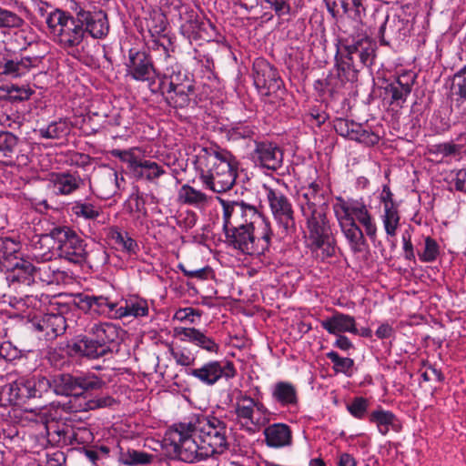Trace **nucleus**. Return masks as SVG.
<instances>
[{
  "mask_svg": "<svg viewBox=\"0 0 466 466\" xmlns=\"http://www.w3.org/2000/svg\"><path fill=\"white\" fill-rule=\"evenodd\" d=\"M46 24L65 48L77 46L88 35L104 38L109 32L107 15L102 10L79 8L75 15H70L56 9L48 15Z\"/></svg>",
  "mask_w": 466,
  "mask_h": 466,
  "instance_id": "f257e3e1",
  "label": "nucleus"
},
{
  "mask_svg": "<svg viewBox=\"0 0 466 466\" xmlns=\"http://www.w3.org/2000/svg\"><path fill=\"white\" fill-rule=\"evenodd\" d=\"M198 163L202 182L214 192H225L234 186L237 161L229 151L218 147H203Z\"/></svg>",
  "mask_w": 466,
  "mask_h": 466,
  "instance_id": "f03ea898",
  "label": "nucleus"
},
{
  "mask_svg": "<svg viewBox=\"0 0 466 466\" xmlns=\"http://www.w3.org/2000/svg\"><path fill=\"white\" fill-rule=\"evenodd\" d=\"M340 208L341 211L337 210L336 214L341 231L349 241L352 251L354 253H363L365 251L364 236L361 229L355 223L354 218H357L365 228L366 234L369 237L375 236L376 226L363 203L357 200H349L343 202Z\"/></svg>",
  "mask_w": 466,
  "mask_h": 466,
  "instance_id": "7ed1b4c3",
  "label": "nucleus"
},
{
  "mask_svg": "<svg viewBox=\"0 0 466 466\" xmlns=\"http://www.w3.org/2000/svg\"><path fill=\"white\" fill-rule=\"evenodd\" d=\"M261 228V233L256 235L257 226H244L238 228H224L227 242L244 254L258 258L269 251L272 229L269 223L258 225Z\"/></svg>",
  "mask_w": 466,
  "mask_h": 466,
  "instance_id": "20e7f679",
  "label": "nucleus"
},
{
  "mask_svg": "<svg viewBox=\"0 0 466 466\" xmlns=\"http://www.w3.org/2000/svg\"><path fill=\"white\" fill-rule=\"evenodd\" d=\"M166 443L169 444L174 457L194 463L209 458L203 451V445L195 434L192 422L175 424L167 433Z\"/></svg>",
  "mask_w": 466,
  "mask_h": 466,
  "instance_id": "39448f33",
  "label": "nucleus"
},
{
  "mask_svg": "<svg viewBox=\"0 0 466 466\" xmlns=\"http://www.w3.org/2000/svg\"><path fill=\"white\" fill-rule=\"evenodd\" d=\"M192 425L206 455L221 454L228 448V426L223 420L210 415L200 416Z\"/></svg>",
  "mask_w": 466,
  "mask_h": 466,
  "instance_id": "423d86ee",
  "label": "nucleus"
},
{
  "mask_svg": "<svg viewBox=\"0 0 466 466\" xmlns=\"http://www.w3.org/2000/svg\"><path fill=\"white\" fill-rule=\"evenodd\" d=\"M223 208V228H238L244 226H258L269 223L253 205L241 200H228L218 198Z\"/></svg>",
  "mask_w": 466,
  "mask_h": 466,
  "instance_id": "0eeeda50",
  "label": "nucleus"
},
{
  "mask_svg": "<svg viewBox=\"0 0 466 466\" xmlns=\"http://www.w3.org/2000/svg\"><path fill=\"white\" fill-rule=\"evenodd\" d=\"M53 390V380L44 376L20 378L7 386L9 401L25 403L27 400L42 398Z\"/></svg>",
  "mask_w": 466,
  "mask_h": 466,
  "instance_id": "6e6552de",
  "label": "nucleus"
},
{
  "mask_svg": "<svg viewBox=\"0 0 466 466\" xmlns=\"http://www.w3.org/2000/svg\"><path fill=\"white\" fill-rule=\"evenodd\" d=\"M376 44L368 36H363L350 42L342 41L337 53L339 57L347 59V63L354 67L355 71H360L365 66L372 65L375 57Z\"/></svg>",
  "mask_w": 466,
  "mask_h": 466,
  "instance_id": "1a4fd4ad",
  "label": "nucleus"
},
{
  "mask_svg": "<svg viewBox=\"0 0 466 466\" xmlns=\"http://www.w3.org/2000/svg\"><path fill=\"white\" fill-rule=\"evenodd\" d=\"M265 189L270 211L281 228V234L291 235L296 230V224L289 199L279 188L265 187Z\"/></svg>",
  "mask_w": 466,
  "mask_h": 466,
  "instance_id": "9d476101",
  "label": "nucleus"
},
{
  "mask_svg": "<svg viewBox=\"0 0 466 466\" xmlns=\"http://www.w3.org/2000/svg\"><path fill=\"white\" fill-rule=\"evenodd\" d=\"M195 86L193 81L186 75L180 73L172 75L167 83L165 94L167 103L174 108H184L190 103V95L193 94Z\"/></svg>",
  "mask_w": 466,
  "mask_h": 466,
  "instance_id": "9b49d317",
  "label": "nucleus"
},
{
  "mask_svg": "<svg viewBox=\"0 0 466 466\" xmlns=\"http://www.w3.org/2000/svg\"><path fill=\"white\" fill-rule=\"evenodd\" d=\"M186 373L196 378L203 384L212 386L223 377L226 379L235 377L236 370L231 361L213 360L205 363L200 368L187 370Z\"/></svg>",
  "mask_w": 466,
  "mask_h": 466,
  "instance_id": "f8f14e48",
  "label": "nucleus"
},
{
  "mask_svg": "<svg viewBox=\"0 0 466 466\" xmlns=\"http://www.w3.org/2000/svg\"><path fill=\"white\" fill-rule=\"evenodd\" d=\"M124 181L115 169L105 167L94 175L90 187L100 198L108 199L116 194Z\"/></svg>",
  "mask_w": 466,
  "mask_h": 466,
  "instance_id": "ddd939ff",
  "label": "nucleus"
},
{
  "mask_svg": "<svg viewBox=\"0 0 466 466\" xmlns=\"http://www.w3.org/2000/svg\"><path fill=\"white\" fill-rule=\"evenodd\" d=\"M253 77L257 88L266 90V95L277 92L282 86L277 69L263 58L253 63Z\"/></svg>",
  "mask_w": 466,
  "mask_h": 466,
  "instance_id": "4468645a",
  "label": "nucleus"
},
{
  "mask_svg": "<svg viewBox=\"0 0 466 466\" xmlns=\"http://www.w3.org/2000/svg\"><path fill=\"white\" fill-rule=\"evenodd\" d=\"M309 208H303V215L307 218V228L309 238L313 241L331 238L332 231L326 217L325 208L319 207L318 209L309 211Z\"/></svg>",
  "mask_w": 466,
  "mask_h": 466,
  "instance_id": "2eb2a0df",
  "label": "nucleus"
},
{
  "mask_svg": "<svg viewBox=\"0 0 466 466\" xmlns=\"http://www.w3.org/2000/svg\"><path fill=\"white\" fill-rule=\"evenodd\" d=\"M253 162L263 168L277 170L283 163V152L271 142H258L251 154Z\"/></svg>",
  "mask_w": 466,
  "mask_h": 466,
  "instance_id": "dca6fc26",
  "label": "nucleus"
},
{
  "mask_svg": "<svg viewBox=\"0 0 466 466\" xmlns=\"http://www.w3.org/2000/svg\"><path fill=\"white\" fill-rule=\"evenodd\" d=\"M126 66L127 76L137 81H148L155 76L153 62L146 52L131 49Z\"/></svg>",
  "mask_w": 466,
  "mask_h": 466,
  "instance_id": "f3484780",
  "label": "nucleus"
},
{
  "mask_svg": "<svg viewBox=\"0 0 466 466\" xmlns=\"http://www.w3.org/2000/svg\"><path fill=\"white\" fill-rule=\"evenodd\" d=\"M38 62L37 57L24 56L18 59L9 56L0 57V76L20 77L29 72Z\"/></svg>",
  "mask_w": 466,
  "mask_h": 466,
  "instance_id": "a211bd4d",
  "label": "nucleus"
},
{
  "mask_svg": "<svg viewBox=\"0 0 466 466\" xmlns=\"http://www.w3.org/2000/svg\"><path fill=\"white\" fill-rule=\"evenodd\" d=\"M119 328L112 323L95 324L89 332L95 343L103 350L105 355L111 352V344L119 339Z\"/></svg>",
  "mask_w": 466,
  "mask_h": 466,
  "instance_id": "6ab92c4d",
  "label": "nucleus"
},
{
  "mask_svg": "<svg viewBox=\"0 0 466 466\" xmlns=\"http://www.w3.org/2000/svg\"><path fill=\"white\" fill-rule=\"evenodd\" d=\"M73 303L81 310L94 311L95 313L103 314L106 312V309L109 311L115 309L116 304L110 303L106 298L99 296H89L84 293L73 294Z\"/></svg>",
  "mask_w": 466,
  "mask_h": 466,
  "instance_id": "aec40b11",
  "label": "nucleus"
},
{
  "mask_svg": "<svg viewBox=\"0 0 466 466\" xmlns=\"http://www.w3.org/2000/svg\"><path fill=\"white\" fill-rule=\"evenodd\" d=\"M414 82L415 75L406 73L400 75L395 81L389 84L385 90L390 94L391 104L400 106L410 94Z\"/></svg>",
  "mask_w": 466,
  "mask_h": 466,
  "instance_id": "412c9836",
  "label": "nucleus"
},
{
  "mask_svg": "<svg viewBox=\"0 0 466 466\" xmlns=\"http://www.w3.org/2000/svg\"><path fill=\"white\" fill-rule=\"evenodd\" d=\"M68 353L74 357H86L91 360L105 356L103 350L95 343L90 336H79L67 345Z\"/></svg>",
  "mask_w": 466,
  "mask_h": 466,
  "instance_id": "4be33fe9",
  "label": "nucleus"
},
{
  "mask_svg": "<svg viewBox=\"0 0 466 466\" xmlns=\"http://www.w3.org/2000/svg\"><path fill=\"white\" fill-rule=\"evenodd\" d=\"M321 327L329 334L338 335L343 332L358 333L355 319L352 316L335 312L331 317L320 322Z\"/></svg>",
  "mask_w": 466,
  "mask_h": 466,
  "instance_id": "5701e85b",
  "label": "nucleus"
},
{
  "mask_svg": "<svg viewBox=\"0 0 466 466\" xmlns=\"http://www.w3.org/2000/svg\"><path fill=\"white\" fill-rule=\"evenodd\" d=\"M265 441L268 447L281 448L292 442L290 428L284 423H274L264 429Z\"/></svg>",
  "mask_w": 466,
  "mask_h": 466,
  "instance_id": "b1692460",
  "label": "nucleus"
},
{
  "mask_svg": "<svg viewBox=\"0 0 466 466\" xmlns=\"http://www.w3.org/2000/svg\"><path fill=\"white\" fill-rule=\"evenodd\" d=\"M335 60L337 76L329 75L326 78V84L328 86H330L331 88H338L342 86L346 82H354L357 80L358 73L360 71H355L354 67L347 63V59L339 57V55L337 53Z\"/></svg>",
  "mask_w": 466,
  "mask_h": 466,
  "instance_id": "393cba45",
  "label": "nucleus"
},
{
  "mask_svg": "<svg viewBox=\"0 0 466 466\" xmlns=\"http://www.w3.org/2000/svg\"><path fill=\"white\" fill-rule=\"evenodd\" d=\"M35 326L37 330L45 331L47 339L64 334L67 327L66 318L60 313H46Z\"/></svg>",
  "mask_w": 466,
  "mask_h": 466,
  "instance_id": "a878e982",
  "label": "nucleus"
},
{
  "mask_svg": "<svg viewBox=\"0 0 466 466\" xmlns=\"http://www.w3.org/2000/svg\"><path fill=\"white\" fill-rule=\"evenodd\" d=\"M176 335L181 336V340L190 341L209 351L218 352L219 346L209 337L195 328H177Z\"/></svg>",
  "mask_w": 466,
  "mask_h": 466,
  "instance_id": "bb28decb",
  "label": "nucleus"
},
{
  "mask_svg": "<svg viewBox=\"0 0 466 466\" xmlns=\"http://www.w3.org/2000/svg\"><path fill=\"white\" fill-rule=\"evenodd\" d=\"M176 335L181 336V340L190 341L209 351L218 352L219 346L209 337L195 328H177Z\"/></svg>",
  "mask_w": 466,
  "mask_h": 466,
  "instance_id": "cd10ccee",
  "label": "nucleus"
},
{
  "mask_svg": "<svg viewBox=\"0 0 466 466\" xmlns=\"http://www.w3.org/2000/svg\"><path fill=\"white\" fill-rule=\"evenodd\" d=\"M52 182L62 195H69L84 185V180L78 175L68 172L53 174Z\"/></svg>",
  "mask_w": 466,
  "mask_h": 466,
  "instance_id": "c85d7f7f",
  "label": "nucleus"
},
{
  "mask_svg": "<svg viewBox=\"0 0 466 466\" xmlns=\"http://www.w3.org/2000/svg\"><path fill=\"white\" fill-rule=\"evenodd\" d=\"M77 376L63 373L53 379V391L56 395L79 397Z\"/></svg>",
  "mask_w": 466,
  "mask_h": 466,
  "instance_id": "c756f323",
  "label": "nucleus"
},
{
  "mask_svg": "<svg viewBox=\"0 0 466 466\" xmlns=\"http://www.w3.org/2000/svg\"><path fill=\"white\" fill-rule=\"evenodd\" d=\"M272 398L281 406L294 405L298 402L296 388L287 381H279L273 386Z\"/></svg>",
  "mask_w": 466,
  "mask_h": 466,
  "instance_id": "7c9ffc66",
  "label": "nucleus"
},
{
  "mask_svg": "<svg viewBox=\"0 0 466 466\" xmlns=\"http://www.w3.org/2000/svg\"><path fill=\"white\" fill-rule=\"evenodd\" d=\"M35 282L36 279L46 282V284L64 283L67 278V274L56 268H52L50 264H41V267H35Z\"/></svg>",
  "mask_w": 466,
  "mask_h": 466,
  "instance_id": "2f4dec72",
  "label": "nucleus"
},
{
  "mask_svg": "<svg viewBox=\"0 0 466 466\" xmlns=\"http://www.w3.org/2000/svg\"><path fill=\"white\" fill-rule=\"evenodd\" d=\"M12 267H6V279L10 282H22L30 284L35 282V266L34 264H11Z\"/></svg>",
  "mask_w": 466,
  "mask_h": 466,
  "instance_id": "473e14b6",
  "label": "nucleus"
},
{
  "mask_svg": "<svg viewBox=\"0 0 466 466\" xmlns=\"http://www.w3.org/2000/svg\"><path fill=\"white\" fill-rule=\"evenodd\" d=\"M132 172L137 178L145 177L148 181H152L165 174L166 171L161 166L154 161L138 159Z\"/></svg>",
  "mask_w": 466,
  "mask_h": 466,
  "instance_id": "72a5a7b5",
  "label": "nucleus"
},
{
  "mask_svg": "<svg viewBox=\"0 0 466 466\" xmlns=\"http://www.w3.org/2000/svg\"><path fill=\"white\" fill-rule=\"evenodd\" d=\"M148 313V305L146 299L138 297L130 298L124 307L116 309L119 318L127 316L143 317Z\"/></svg>",
  "mask_w": 466,
  "mask_h": 466,
  "instance_id": "f704fd0d",
  "label": "nucleus"
},
{
  "mask_svg": "<svg viewBox=\"0 0 466 466\" xmlns=\"http://www.w3.org/2000/svg\"><path fill=\"white\" fill-rule=\"evenodd\" d=\"M346 137L356 140L366 145H375L379 142L380 137L375 133L365 129L361 124L350 120L349 135Z\"/></svg>",
  "mask_w": 466,
  "mask_h": 466,
  "instance_id": "c9c22d12",
  "label": "nucleus"
},
{
  "mask_svg": "<svg viewBox=\"0 0 466 466\" xmlns=\"http://www.w3.org/2000/svg\"><path fill=\"white\" fill-rule=\"evenodd\" d=\"M396 416L389 410H378L370 415V421L375 423L379 431L382 435H386L390 427L395 428Z\"/></svg>",
  "mask_w": 466,
  "mask_h": 466,
  "instance_id": "e433bc0d",
  "label": "nucleus"
},
{
  "mask_svg": "<svg viewBox=\"0 0 466 466\" xmlns=\"http://www.w3.org/2000/svg\"><path fill=\"white\" fill-rule=\"evenodd\" d=\"M154 456L145 451L128 449L120 452L119 460L125 465H147L152 462Z\"/></svg>",
  "mask_w": 466,
  "mask_h": 466,
  "instance_id": "4c0bfd02",
  "label": "nucleus"
},
{
  "mask_svg": "<svg viewBox=\"0 0 466 466\" xmlns=\"http://www.w3.org/2000/svg\"><path fill=\"white\" fill-rule=\"evenodd\" d=\"M77 389L79 397L84 396L86 392L95 390H100L105 382L95 374L77 375Z\"/></svg>",
  "mask_w": 466,
  "mask_h": 466,
  "instance_id": "58836bf2",
  "label": "nucleus"
},
{
  "mask_svg": "<svg viewBox=\"0 0 466 466\" xmlns=\"http://www.w3.org/2000/svg\"><path fill=\"white\" fill-rule=\"evenodd\" d=\"M50 237L56 240L61 248H70L77 242L76 234L68 228H55L50 231Z\"/></svg>",
  "mask_w": 466,
  "mask_h": 466,
  "instance_id": "ea45409f",
  "label": "nucleus"
},
{
  "mask_svg": "<svg viewBox=\"0 0 466 466\" xmlns=\"http://www.w3.org/2000/svg\"><path fill=\"white\" fill-rule=\"evenodd\" d=\"M400 222V216L395 205H386L384 209L383 224L386 233L394 237Z\"/></svg>",
  "mask_w": 466,
  "mask_h": 466,
  "instance_id": "a19ab883",
  "label": "nucleus"
},
{
  "mask_svg": "<svg viewBox=\"0 0 466 466\" xmlns=\"http://www.w3.org/2000/svg\"><path fill=\"white\" fill-rule=\"evenodd\" d=\"M179 198L183 201V203L190 205L205 204L208 200V198L204 193L195 189L188 185H184L181 187L179 191Z\"/></svg>",
  "mask_w": 466,
  "mask_h": 466,
  "instance_id": "79ce46f5",
  "label": "nucleus"
},
{
  "mask_svg": "<svg viewBox=\"0 0 466 466\" xmlns=\"http://www.w3.org/2000/svg\"><path fill=\"white\" fill-rule=\"evenodd\" d=\"M451 94L466 101V65L457 71L451 78Z\"/></svg>",
  "mask_w": 466,
  "mask_h": 466,
  "instance_id": "37998d69",
  "label": "nucleus"
},
{
  "mask_svg": "<svg viewBox=\"0 0 466 466\" xmlns=\"http://www.w3.org/2000/svg\"><path fill=\"white\" fill-rule=\"evenodd\" d=\"M38 132L41 137L56 139L68 132V127L65 121L59 120L52 122L46 127L40 128Z\"/></svg>",
  "mask_w": 466,
  "mask_h": 466,
  "instance_id": "c03bdc74",
  "label": "nucleus"
},
{
  "mask_svg": "<svg viewBox=\"0 0 466 466\" xmlns=\"http://www.w3.org/2000/svg\"><path fill=\"white\" fill-rule=\"evenodd\" d=\"M177 268L184 273L185 276L190 279H196L198 280L215 279L214 270L209 266L199 268H193L187 267L186 264H177Z\"/></svg>",
  "mask_w": 466,
  "mask_h": 466,
  "instance_id": "a18cd8bd",
  "label": "nucleus"
},
{
  "mask_svg": "<svg viewBox=\"0 0 466 466\" xmlns=\"http://www.w3.org/2000/svg\"><path fill=\"white\" fill-rule=\"evenodd\" d=\"M111 238L130 254L136 253L138 248L137 242L126 231L114 229L111 232Z\"/></svg>",
  "mask_w": 466,
  "mask_h": 466,
  "instance_id": "49530a36",
  "label": "nucleus"
},
{
  "mask_svg": "<svg viewBox=\"0 0 466 466\" xmlns=\"http://www.w3.org/2000/svg\"><path fill=\"white\" fill-rule=\"evenodd\" d=\"M326 356L333 363V370L336 373L341 372L348 375L354 366L352 359L342 358L336 351H329Z\"/></svg>",
  "mask_w": 466,
  "mask_h": 466,
  "instance_id": "de8ad7c7",
  "label": "nucleus"
},
{
  "mask_svg": "<svg viewBox=\"0 0 466 466\" xmlns=\"http://www.w3.org/2000/svg\"><path fill=\"white\" fill-rule=\"evenodd\" d=\"M312 245V253L315 259L324 260L335 254V247L331 243V238L313 241Z\"/></svg>",
  "mask_w": 466,
  "mask_h": 466,
  "instance_id": "09e8293b",
  "label": "nucleus"
},
{
  "mask_svg": "<svg viewBox=\"0 0 466 466\" xmlns=\"http://www.w3.org/2000/svg\"><path fill=\"white\" fill-rule=\"evenodd\" d=\"M72 211L76 216L86 219H95L100 215V208L91 203L76 202Z\"/></svg>",
  "mask_w": 466,
  "mask_h": 466,
  "instance_id": "8fccbe9b",
  "label": "nucleus"
},
{
  "mask_svg": "<svg viewBox=\"0 0 466 466\" xmlns=\"http://www.w3.org/2000/svg\"><path fill=\"white\" fill-rule=\"evenodd\" d=\"M17 142V137L11 132L0 131V156L11 157Z\"/></svg>",
  "mask_w": 466,
  "mask_h": 466,
  "instance_id": "3c124183",
  "label": "nucleus"
},
{
  "mask_svg": "<svg viewBox=\"0 0 466 466\" xmlns=\"http://www.w3.org/2000/svg\"><path fill=\"white\" fill-rule=\"evenodd\" d=\"M24 20L15 12L0 7V28H18Z\"/></svg>",
  "mask_w": 466,
  "mask_h": 466,
  "instance_id": "603ef678",
  "label": "nucleus"
},
{
  "mask_svg": "<svg viewBox=\"0 0 466 466\" xmlns=\"http://www.w3.org/2000/svg\"><path fill=\"white\" fill-rule=\"evenodd\" d=\"M238 400H242L247 402L246 405H241L237 403L236 405V414L240 419L248 420L251 423H253V408L255 406V400L247 395H240L238 398Z\"/></svg>",
  "mask_w": 466,
  "mask_h": 466,
  "instance_id": "864d4df0",
  "label": "nucleus"
},
{
  "mask_svg": "<svg viewBox=\"0 0 466 466\" xmlns=\"http://www.w3.org/2000/svg\"><path fill=\"white\" fill-rule=\"evenodd\" d=\"M439 255V245L431 238L427 237L425 238L423 250L419 252L420 258L424 261H432L437 258Z\"/></svg>",
  "mask_w": 466,
  "mask_h": 466,
  "instance_id": "5fc2aeb1",
  "label": "nucleus"
},
{
  "mask_svg": "<svg viewBox=\"0 0 466 466\" xmlns=\"http://www.w3.org/2000/svg\"><path fill=\"white\" fill-rule=\"evenodd\" d=\"M302 198L305 199V202L301 205V210L306 208H311L309 209H318L319 207H323V198L322 194H317L314 190H309L308 188L305 189V192L302 194Z\"/></svg>",
  "mask_w": 466,
  "mask_h": 466,
  "instance_id": "6e6d98bb",
  "label": "nucleus"
},
{
  "mask_svg": "<svg viewBox=\"0 0 466 466\" xmlns=\"http://www.w3.org/2000/svg\"><path fill=\"white\" fill-rule=\"evenodd\" d=\"M2 258L7 261L13 259L23 260L21 253L19 252V245L11 239L5 240L4 248L2 250Z\"/></svg>",
  "mask_w": 466,
  "mask_h": 466,
  "instance_id": "4d7b16f0",
  "label": "nucleus"
},
{
  "mask_svg": "<svg viewBox=\"0 0 466 466\" xmlns=\"http://www.w3.org/2000/svg\"><path fill=\"white\" fill-rule=\"evenodd\" d=\"M368 409V400L362 397L355 398L352 402L348 405V410L355 418L361 419Z\"/></svg>",
  "mask_w": 466,
  "mask_h": 466,
  "instance_id": "13d9d810",
  "label": "nucleus"
},
{
  "mask_svg": "<svg viewBox=\"0 0 466 466\" xmlns=\"http://www.w3.org/2000/svg\"><path fill=\"white\" fill-rule=\"evenodd\" d=\"M169 352L177 365L190 367L195 363L196 358L187 354L184 350L171 348Z\"/></svg>",
  "mask_w": 466,
  "mask_h": 466,
  "instance_id": "bf43d9fd",
  "label": "nucleus"
},
{
  "mask_svg": "<svg viewBox=\"0 0 466 466\" xmlns=\"http://www.w3.org/2000/svg\"><path fill=\"white\" fill-rule=\"evenodd\" d=\"M111 153L112 156L118 157L123 162H126L131 171H133L138 161V158L131 151L128 150L114 149Z\"/></svg>",
  "mask_w": 466,
  "mask_h": 466,
  "instance_id": "052dcab7",
  "label": "nucleus"
},
{
  "mask_svg": "<svg viewBox=\"0 0 466 466\" xmlns=\"http://www.w3.org/2000/svg\"><path fill=\"white\" fill-rule=\"evenodd\" d=\"M365 15V7L363 0H351V7L350 17L357 22H362V18Z\"/></svg>",
  "mask_w": 466,
  "mask_h": 466,
  "instance_id": "680f3d73",
  "label": "nucleus"
},
{
  "mask_svg": "<svg viewBox=\"0 0 466 466\" xmlns=\"http://www.w3.org/2000/svg\"><path fill=\"white\" fill-rule=\"evenodd\" d=\"M199 318L201 316L200 312L192 308H184L177 310L175 314V318L179 320H188L190 323L195 321L194 317Z\"/></svg>",
  "mask_w": 466,
  "mask_h": 466,
  "instance_id": "e2e57ef3",
  "label": "nucleus"
},
{
  "mask_svg": "<svg viewBox=\"0 0 466 466\" xmlns=\"http://www.w3.org/2000/svg\"><path fill=\"white\" fill-rule=\"evenodd\" d=\"M274 9L277 15L280 16L285 14H289L290 6L286 0H264Z\"/></svg>",
  "mask_w": 466,
  "mask_h": 466,
  "instance_id": "0e129e2a",
  "label": "nucleus"
},
{
  "mask_svg": "<svg viewBox=\"0 0 466 466\" xmlns=\"http://www.w3.org/2000/svg\"><path fill=\"white\" fill-rule=\"evenodd\" d=\"M460 146L452 142L441 143L436 146V151L445 157L457 154L460 151Z\"/></svg>",
  "mask_w": 466,
  "mask_h": 466,
  "instance_id": "69168bd1",
  "label": "nucleus"
},
{
  "mask_svg": "<svg viewBox=\"0 0 466 466\" xmlns=\"http://www.w3.org/2000/svg\"><path fill=\"white\" fill-rule=\"evenodd\" d=\"M66 455L62 451L54 453L47 459L46 466H66Z\"/></svg>",
  "mask_w": 466,
  "mask_h": 466,
  "instance_id": "338daca9",
  "label": "nucleus"
},
{
  "mask_svg": "<svg viewBox=\"0 0 466 466\" xmlns=\"http://www.w3.org/2000/svg\"><path fill=\"white\" fill-rule=\"evenodd\" d=\"M454 186L457 190L466 192V168L457 172Z\"/></svg>",
  "mask_w": 466,
  "mask_h": 466,
  "instance_id": "774afa93",
  "label": "nucleus"
}]
</instances>
